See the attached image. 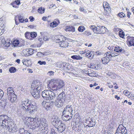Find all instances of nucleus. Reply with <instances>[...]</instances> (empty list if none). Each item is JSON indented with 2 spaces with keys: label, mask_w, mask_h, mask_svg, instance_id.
<instances>
[{
  "label": "nucleus",
  "mask_w": 134,
  "mask_h": 134,
  "mask_svg": "<svg viewBox=\"0 0 134 134\" xmlns=\"http://www.w3.org/2000/svg\"><path fill=\"white\" fill-rule=\"evenodd\" d=\"M20 108L17 111L19 115H24L28 111L31 114H34L36 111L37 109L36 106L34 104V103L30 102L28 99L22 101Z\"/></svg>",
  "instance_id": "1"
},
{
  "label": "nucleus",
  "mask_w": 134,
  "mask_h": 134,
  "mask_svg": "<svg viewBox=\"0 0 134 134\" xmlns=\"http://www.w3.org/2000/svg\"><path fill=\"white\" fill-rule=\"evenodd\" d=\"M31 88L32 95L36 99L39 98L40 95V92L42 89V83L34 81L31 84Z\"/></svg>",
  "instance_id": "2"
},
{
  "label": "nucleus",
  "mask_w": 134,
  "mask_h": 134,
  "mask_svg": "<svg viewBox=\"0 0 134 134\" xmlns=\"http://www.w3.org/2000/svg\"><path fill=\"white\" fill-rule=\"evenodd\" d=\"M51 121L52 124L55 126L58 131L62 133L65 129V125L58 118L57 116H53L51 119Z\"/></svg>",
  "instance_id": "3"
},
{
  "label": "nucleus",
  "mask_w": 134,
  "mask_h": 134,
  "mask_svg": "<svg viewBox=\"0 0 134 134\" xmlns=\"http://www.w3.org/2000/svg\"><path fill=\"white\" fill-rule=\"evenodd\" d=\"M117 56V53L115 52H107L104 54V57L102 58V62L104 64H107L109 62L110 59L113 60H116Z\"/></svg>",
  "instance_id": "4"
},
{
  "label": "nucleus",
  "mask_w": 134,
  "mask_h": 134,
  "mask_svg": "<svg viewBox=\"0 0 134 134\" xmlns=\"http://www.w3.org/2000/svg\"><path fill=\"white\" fill-rule=\"evenodd\" d=\"M42 95L44 99L47 100H52V102L55 103V95L52 91L50 90H44L42 91Z\"/></svg>",
  "instance_id": "5"
},
{
  "label": "nucleus",
  "mask_w": 134,
  "mask_h": 134,
  "mask_svg": "<svg viewBox=\"0 0 134 134\" xmlns=\"http://www.w3.org/2000/svg\"><path fill=\"white\" fill-rule=\"evenodd\" d=\"M64 85V83L62 80H55L53 84L51 85L50 88H51L53 91L55 90L57 92L61 91V88Z\"/></svg>",
  "instance_id": "6"
},
{
  "label": "nucleus",
  "mask_w": 134,
  "mask_h": 134,
  "mask_svg": "<svg viewBox=\"0 0 134 134\" xmlns=\"http://www.w3.org/2000/svg\"><path fill=\"white\" fill-rule=\"evenodd\" d=\"M9 117L6 115H0V126L5 128L10 121Z\"/></svg>",
  "instance_id": "7"
},
{
  "label": "nucleus",
  "mask_w": 134,
  "mask_h": 134,
  "mask_svg": "<svg viewBox=\"0 0 134 134\" xmlns=\"http://www.w3.org/2000/svg\"><path fill=\"white\" fill-rule=\"evenodd\" d=\"M10 43L9 41H6L3 36L0 37V45L4 49H7L10 46Z\"/></svg>",
  "instance_id": "8"
},
{
  "label": "nucleus",
  "mask_w": 134,
  "mask_h": 134,
  "mask_svg": "<svg viewBox=\"0 0 134 134\" xmlns=\"http://www.w3.org/2000/svg\"><path fill=\"white\" fill-rule=\"evenodd\" d=\"M6 128L8 129L9 131L11 132L12 133H15L17 132L18 130V128L15 126L14 123L12 121H9Z\"/></svg>",
  "instance_id": "9"
},
{
  "label": "nucleus",
  "mask_w": 134,
  "mask_h": 134,
  "mask_svg": "<svg viewBox=\"0 0 134 134\" xmlns=\"http://www.w3.org/2000/svg\"><path fill=\"white\" fill-rule=\"evenodd\" d=\"M103 6L105 11L104 12V14L107 16L110 15L111 9L108 3L107 2H104L103 3Z\"/></svg>",
  "instance_id": "10"
},
{
  "label": "nucleus",
  "mask_w": 134,
  "mask_h": 134,
  "mask_svg": "<svg viewBox=\"0 0 134 134\" xmlns=\"http://www.w3.org/2000/svg\"><path fill=\"white\" fill-rule=\"evenodd\" d=\"M106 29H107L104 26H97L96 27V30L94 31L96 33L103 34L105 32Z\"/></svg>",
  "instance_id": "11"
},
{
  "label": "nucleus",
  "mask_w": 134,
  "mask_h": 134,
  "mask_svg": "<svg viewBox=\"0 0 134 134\" xmlns=\"http://www.w3.org/2000/svg\"><path fill=\"white\" fill-rule=\"evenodd\" d=\"M72 112V108L71 106L68 105H67L64 108V110L63 112V115H64V114H70V115H71Z\"/></svg>",
  "instance_id": "12"
},
{
  "label": "nucleus",
  "mask_w": 134,
  "mask_h": 134,
  "mask_svg": "<svg viewBox=\"0 0 134 134\" xmlns=\"http://www.w3.org/2000/svg\"><path fill=\"white\" fill-rule=\"evenodd\" d=\"M126 38L127 40V42L129 46H134V37L128 36Z\"/></svg>",
  "instance_id": "13"
},
{
  "label": "nucleus",
  "mask_w": 134,
  "mask_h": 134,
  "mask_svg": "<svg viewBox=\"0 0 134 134\" xmlns=\"http://www.w3.org/2000/svg\"><path fill=\"white\" fill-rule=\"evenodd\" d=\"M20 42L18 40H16L12 42V47H16L18 45L19 46V47H21L22 46H24L25 45L24 42Z\"/></svg>",
  "instance_id": "14"
},
{
  "label": "nucleus",
  "mask_w": 134,
  "mask_h": 134,
  "mask_svg": "<svg viewBox=\"0 0 134 134\" xmlns=\"http://www.w3.org/2000/svg\"><path fill=\"white\" fill-rule=\"evenodd\" d=\"M56 40L55 41L56 42L58 43L63 41H65L66 39L65 37L63 36L60 35H57V36H56Z\"/></svg>",
  "instance_id": "15"
},
{
  "label": "nucleus",
  "mask_w": 134,
  "mask_h": 134,
  "mask_svg": "<svg viewBox=\"0 0 134 134\" xmlns=\"http://www.w3.org/2000/svg\"><path fill=\"white\" fill-rule=\"evenodd\" d=\"M56 100V98L55 97V99H54V100H55V104L56 106L58 108H59L62 107L63 105L64 102L58 99H57Z\"/></svg>",
  "instance_id": "16"
},
{
  "label": "nucleus",
  "mask_w": 134,
  "mask_h": 134,
  "mask_svg": "<svg viewBox=\"0 0 134 134\" xmlns=\"http://www.w3.org/2000/svg\"><path fill=\"white\" fill-rule=\"evenodd\" d=\"M88 73L87 74L91 77H96L98 76L97 74L94 71L91 69H87Z\"/></svg>",
  "instance_id": "17"
},
{
  "label": "nucleus",
  "mask_w": 134,
  "mask_h": 134,
  "mask_svg": "<svg viewBox=\"0 0 134 134\" xmlns=\"http://www.w3.org/2000/svg\"><path fill=\"white\" fill-rule=\"evenodd\" d=\"M40 122L41 127H48L47 122L45 119L42 118L40 119Z\"/></svg>",
  "instance_id": "18"
},
{
  "label": "nucleus",
  "mask_w": 134,
  "mask_h": 134,
  "mask_svg": "<svg viewBox=\"0 0 134 134\" xmlns=\"http://www.w3.org/2000/svg\"><path fill=\"white\" fill-rule=\"evenodd\" d=\"M58 93L59 94L58 96V99L64 102L65 98V94L64 92H63V91L62 90L60 91V93L59 92H58Z\"/></svg>",
  "instance_id": "19"
},
{
  "label": "nucleus",
  "mask_w": 134,
  "mask_h": 134,
  "mask_svg": "<svg viewBox=\"0 0 134 134\" xmlns=\"http://www.w3.org/2000/svg\"><path fill=\"white\" fill-rule=\"evenodd\" d=\"M40 130V134H48V127H41Z\"/></svg>",
  "instance_id": "20"
},
{
  "label": "nucleus",
  "mask_w": 134,
  "mask_h": 134,
  "mask_svg": "<svg viewBox=\"0 0 134 134\" xmlns=\"http://www.w3.org/2000/svg\"><path fill=\"white\" fill-rule=\"evenodd\" d=\"M8 99L12 103L15 101L16 99V96L14 94H12L10 96H8Z\"/></svg>",
  "instance_id": "21"
},
{
  "label": "nucleus",
  "mask_w": 134,
  "mask_h": 134,
  "mask_svg": "<svg viewBox=\"0 0 134 134\" xmlns=\"http://www.w3.org/2000/svg\"><path fill=\"white\" fill-rule=\"evenodd\" d=\"M85 55V57L90 59H92L93 58L94 54V52L92 51H89Z\"/></svg>",
  "instance_id": "22"
},
{
  "label": "nucleus",
  "mask_w": 134,
  "mask_h": 134,
  "mask_svg": "<svg viewBox=\"0 0 134 134\" xmlns=\"http://www.w3.org/2000/svg\"><path fill=\"white\" fill-rule=\"evenodd\" d=\"M72 118V116L71 115L70 116L69 115L64 114V115L63 114L62 117L63 120L66 121L69 120L71 119Z\"/></svg>",
  "instance_id": "23"
},
{
  "label": "nucleus",
  "mask_w": 134,
  "mask_h": 134,
  "mask_svg": "<svg viewBox=\"0 0 134 134\" xmlns=\"http://www.w3.org/2000/svg\"><path fill=\"white\" fill-rule=\"evenodd\" d=\"M34 50L30 48L26 50L25 52L26 53L25 55L26 56H28L30 55H31L33 53Z\"/></svg>",
  "instance_id": "24"
},
{
  "label": "nucleus",
  "mask_w": 134,
  "mask_h": 134,
  "mask_svg": "<svg viewBox=\"0 0 134 134\" xmlns=\"http://www.w3.org/2000/svg\"><path fill=\"white\" fill-rule=\"evenodd\" d=\"M7 94L8 96H10V95H12V94H14L13 92L14 91L13 90V88L12 87H9L7 89Z\"/></svg>",
  "instance_id": "25"
},
{
  "label": "nucleus",
  "mask_w": 134,
  "mask_h": 134,
  "mask_svg": "<svg viewBox=\"0 0 134 134\" xmlns=\"http://www.w3.org/2000/svg\"><path fill=\"white\" fill-rule=\"evenodd\" d=\"M59 44L60 47H66L68 46V43L64 41L60 42Z\"/></svg>",
  "instance_id": "26"
},
{
  "label": "nucleus",
  "mask_w": 134,
  "mask_h": 134,
  "mask_svg": "<svg viewBox=\"0 0 134 134\" xmlns=\"http://www.w3.org/2000/svg\"><path fill=\"white\" fill-rule=\"evenodd\" d=\"M66 31H71L74 32L75 31V28L72 26H66L65 29Z\"/></svg>",
  "instance_id": "27"
},
{
  "label": "nucleus",
  "mask_w": 134,
  "mask_h": 134,
  "mask_svg": "<svg viewBox=\"0 0 134 134\" xmlns=\"http://www.w3.org/2000/svg\"><path fill=\"white\" fill-rule=\"evenodd\" d=\"M40 119H38L37 120V122L34 123L33 125L35 126V128H36L38 127L40 128L41 127L40 122Z\"/></svg>",
  "instance_id": "28"
},
{
  "label": "nucleus",
  "mask_w": 134,
  "mask_h": 134,
  "mask_svg": "<svg viewBox=\"0 0 134 134\" xmlns=\"http://www.w3.org/2000/svg\"><path fill=\"white\" fill-rule=\"evenodd\" d=\"M118 31H119V36L122 38H123L125 36L124 32L121 29L118 28Z\"/></svg>",
  "instance_id": "29"
},
{
  "label": "nucleus",
  "mask_w": 134,
  "mask_h": 134,
  "mask_svg": "<svg viewBox=\"0 0 134 134\" xmlns=\"http://www.w3.org/2000/svg\"><path fill=\"white\" fill-rule=\"evenodd\" d=\"M123 126L122 125H120L118 127V134H122L123 132Z\"/></svg>",
  "instance_id": "30"
},
{
  "label": "nucleus",
  "mask_w": 134,
  "mask_h": 134,
  "mask_svg": "<svg viewBox=\"0 0 134 134\" xmlns=\"http://www.w3.org/2000/svg\"><path fill=\"white\" fill-rule=\"evenodd\" d=\"M64 67L66 68L67 69L69 70L70 69L71 66L70 64L68 63H63Z\"/></svg>",
  "instance_id": "31"
},
{
  "label": "nucleus",
  "mask_w": 134,
  "mask_h": 134,
  "mask_svg": "<svg viewBox=\"0 0 134 134\" xmlns=\"http://www.w3.org/2000/svg\"><path fill=\"white\" fill-rule=\"evenodd\" d=\"M71 58L77 60H81L82 58V57H81L80 56L77 55L72 56Z\"/></svg>",
  "instance_id": "32"
},
{
  "label": "nucleus",
  "mask_w": 134,
  "mask_h": 134,
  "mask_svg": "<svg viewBox=\"0 0 134 134\" xmlns=\"http://www.w3.org/2000/svg\"><path fill=\"white\" fill-rule=\"evenodd\" d=\"M17 16L19 22L23 23L24 21V18L23 16L20 15H17Z\"/></svg>",
  "instance_id": "33"
},
{
  "label": "nucleus",
  "mask_w": 134,
  "mask_h": 134,
  "mask_svg": "<svg viewBox=\"0 0 134 134\" xmlns=\"http://www.w3.org/2000/svg\"><path fill=\"white\" fill-rule=\"evenodd\" d=\"M95 122L92 121V120H91L90 121V123H88V125H86L84 124V125H86V126H88L89 127H93L95 125Z\"/></svg>",
  "instance_id": "34"
},
{
  "label": "nucleus",
  "mask_w": 134,
  "mask_h": 134,
  "mask_svg": "<svg viewBox=\"0 0 134 134\" xmlns=\"http://www.w3.org/2000/svg\"><path fill=\"white\" fill-rule=\"evenodd\" d=\"M25 37L27 39L30 40L31 39V33L28 32H26L25 34Z\"/></svg>",
  "instance_id": "35"
},
{
  "label": "nucleus",
  "mask_w": 134,
  "mask_h": 134,
  "mask_svg": "<svg viewBox=\"0 0 134 134\" xmlns=\"http://www.w3.org/2000/svg\"><path fill=\"white\" fill-rule=\"evenodd\" d=\"M16 69L14 67H11L9 68V71L11 73H14L16 72Z\"/></svg>",
  "instance_id": "36"
},
{
  "label": "nucleus",
  "mask_w": 134,
  "mask_h": 134,
  "mask_svg": "<svg viewBox=\"0 0 134 134\" xmlns=\"http://www.w3.org/2000/svg\"><path fill=\"white\" fill-rule=\"evenodd\" d=\"M45 9L44 8L41 7L40 8L38 9V12L40 14H42L44 12Z\"/></svg>",
  "instance_id": "37"
},
{
  "label": "nucleus",
  "mask_w": 134,
  "mask_h": 134,
  "mask_svg": "<svg viewBox=\"0 0 134 134\" xmlns=\"http://www.w3.org/2000/svg\"><path fill=\"white\" fill-rule=\"evenodd\" d=\"M58 25V24L56 21H54L52 23H51L50 24V26L51 27H54L57 26Z\"/></svg>",
  "instance_id": "38"
},
{
  "label": "nucleus",
  "mask_w": 134,
  "mask_h": 134,
  "mask_svg": "<svg viewBox=\"0 0 134 134\" xmlns=\"http://www.w3.org/2000/svg\"><path fill=\"white\" fill-rule=\"evenodd\" d=\"M85 30V27L82 26H80L78 28V31L80 32H82Z\"/></svg>",
  "instance_id": "39"
},
{
  "label": "nucleus",
  "mask_w": 134,
  "mask_h": 134,
  "mask_svg": "<svg viewBox=\"0 0 134 134\" xmlns=\"http://www.w3.org/2000/svg\"><path fill=\"white\" fill-rule=\"evenodd\" d=\"M44 107L45 109L47 110H49L51 108L50 104L48 102L47 104H46V106H45Z\"/></svg>",
  "instance_id": "40"
},
{
  "label": "nucleus",
  "mask_w": 134,
  "mask_h": 134,
  "mask_svg": "<svg viewBox=\"0 0 134 134\" xmlns=\"http://www.w3.org/2000/svg\"><path fill=\"white\" fill-rule=\"evenodd\" d=\"M31 33V39H32V38H34L36 37L37 36V34L35 32H32Z\"/></svg>",
  "instance_id": "41"
},
{
  "label": "nucleus",
  "mask_w": 134,
  "mask_h": 134,
  "mask_svg": "<svg viewBox=\"0 0 134 134\" xmlns=\"http://www.w3.org/2000/svg\"><path fill=\"white\" fill-rule=\"evenodd\" d=\"M37 55L39 57H43V56L44 55V53H42L41 52H38L37 54Z\"/></svg>",
  "instance_id": "42"
},
{
  "label": "nucleus",
  "mask_w": 134,
  "mask_h": 134,
  "mask_svg": "<svg viewBox=\"0 0 134 134\" xmlns=\"http://www.w3.org/2000/svg\"><path fill=\"white\" fill-rule=\"evenodd\" d=\"M125 16V14L122 12H121L118 14V16H119L120 18H123Z\"/></svg>",
  "instance_id": "43"
},
{
  "label": "nucleus",
  "mask_w": 134,
  "mask_h": 134,
  "mask_svg": "<svg viewBox=\"0 0 134 134\" xmlns=\"http://www.w3.org/2000/svg\"><path fill=\"white\" fill-rule=\"evenodd\" d=\"M25 132V130L23 128H20L19 130V134H23Z\"/></svg>",
  "instance_id": "44"
},
{
  "label": "nucleus",
  "mask_w": 134,
  "mask_h": 134,
  "mask_svg": "<svg viewBox=\"0 0 134 134\" xmlns=\"http://www.w3.org/2000/svg\"><path fill=\"white\" fill-rule=\"evenodd\" d=\"M124 49H122V48H121L120 47L118 46V53L121 52L123 53L124 52Z\"/></svg>",
  "instance_id": "45"
},
{
  "label": "nucleus",
  "mask_w": 134,
  "mask_h": 134,
  "mask_svg": "<svg viewBox=\"0 0 134 134\" xmlns=\"http://www.w3.org/2000/svg\"><path fill=\"white\" fill-rule=\"evenodd\" d=\"M38 63L40 65H45L46 64V62L45 61L39 60L38 61Z\"/></svg>",
  "instance_id": "46"
},
{
  "label": "nucleus",
  "mask_w": 134,
  "mask_h": 134,
  "mask_svg": "<svg viewBox=\"0 0 134 134\" xmlns=\"http://www.w3.org/2000/svg\"><path fill=\"white\" fill-rule=\"evenodd\" d=\"M89 27L90 29H91L95 33H96L94 30H96V27L94 25H91V26H90Z\"/></svg>",
  "instance_id": "47"
},
{
  "label": "nucleus",
  "mask_w": 134,
  "mask_h": 134,
  "mask_svg": "<svg viewBox=\"0 0 134 134\" xmlns=\"http://www.w3.org/2000/svg\"><path fill=\"white\" fill-rule=\"evenodd\" d=\"M54 72L52 71H49L47 73V74L49 76H51L52 75H54Z\"/></svg>",
  "instance_id": "48"
},
{
  "label": "nucleus",
  "mask_w": 134,
  "mask_h": 134,
  "mask_svg": "<svg viewBox=\"0 0 134 134\" xmlns=\"http://www.w3.org/2000/svg\"><path fill=\"white\" fill-rule=\"evenodd\" d=\"M82 126L83 125L81 124L79 125L77 128L78 129L79 131H80L82 129Z\"/></svg>",
  "instance_id": "49"
},
{
  "label": "nucleus",
  "mask_w": 134,
  "mask_h": 134,
  "mask_svg": "<svg viewBox=\"0 0 134 134\" xmlns=\"http://www.w3.org/2000/svg\"><path fill=\"white\" fill-rule=\"evenodd\" d=\"M4 92L2 90L0 89V99L3 96Z\"/></svg>",
  "instance_id": "50"
},
{
  "label": "nucleus",
  "mask_w": 134,
  "mask_h": 134,
  "mask_svg": "<svg viewBox=\"0 0 134 134\" xmlns=\"http://www.w3.org/2000/svg\"><path fill=\"white\" fill-rule=\"evenodd\" d=\"M89 51L87 49H85L84 51H81L80 52V53L81 54H84L85 53Z\"/></svg>",
  "instance_id": "51"
},
{
  "label": "nucleus",
  "mask_w": 134,
  "mask_h": 134,
  "mask_svg": "<svg viewBox=\"0 0 134 134\" xmlns=\"http://www.w3.org/2000/svg\"><path fill=\"white\" fill-rule=\"evenodd\" d=\"M79 10L80 11L84 13H86L87 12L83 8H82L81 7H80V8Z\"/></svg>",
  "instance_id": "52"
},
{
  "label": "nucleus",
  "mask_w": 134,
  "mask_h": 134,
  "mask_svg": "<svg viewBox=\"0 0 134 134\" xmlns=\"http://www.w3.org/2000/svg\"><path fill=\"white\" fill-rule=\"evenodd\" d=\"M11 4L12 6L13 7H15V8H18L17 6L16 5V3H14V2H12L11 3Z\"/></svg>",
  "instance_id": "53"
},
{
  "label": "nucleus",
  "mask_w": 134,
  "mask_h": 134,
  "mask_svg": "<svg viewBox=\"0 0 134 134\" xmlns=\"http://www.w3.org/2000/svg\"><path fill=\"white\" fill-rule=\"evenodd\" d=\"M51 134H57L55 132V131L54 129H51Z\"/></svg>",
  "instance_id": "54"
},
{
  "label": "nucleus",
  "mask_w": 134,
  "mask_h": 134,
  "mask_svg": "<svg viewBox=\"0 0 134 134\" xmlns=\"http://www.w3.org/2000/svg\"><path fill=\"white\" fill-rule=\"evenodd\" d=\"M1 104L2 106H5L6 105V102L5 101H3L1 102Z\"/></svg>",
  "instance_id": "55"
},
{
  "label": "nucleus",
  "mask_w": 134,
  "mask_h": 134,
  "mask_svg": "<svg viewBox=\"0 0 134 134\" xmlns=\"http://www.w3.org/2000/svg\"><path fill=\"white\" fill-rule=\"evenodd\" d=\"M14 2L16 3V4L17 5H19L20 3V1L19 0L15 1Z\"/></svg>",
  "instance_id": "56"
},
{
  "label": "nucleus",
  "mask_w": 134,
  "mask_h": 134,
  "mask_svg": "<svg viewBox=\"0 0 134 134\" xmlns=\"http://www.w3.org/2000/svg\"><path fill=\"white\" fill-rule=\"evenodd\" d=\"M29 19H30V21L31 22L33 21L34 20V18L32 16H30L29 18Z\"/></svg>",
  "instance_id": "57"
},
{
  "label": "nucleus",
  "mask_w": 134,
  "mask_h": 134,
  "mask_svg": "<svg viewBox=\"0 0 134 134\" xmlns=\"http://www.w3.org/2000/svg\"><path fill=\"white\" fill-rule=\"evenodd\" d=\"M90 68H91L93 69H96L97 70V69L96 68V66H95L94 65H91L90 66Z\"/></svg>",
  "instance_id": "58"
},
{
  "label": "nucleus",
  "mask_w": 134,
  "mask_h": 134,
  "mask_svg": "<svg viewBox=\"0 0 134 134\" xmlns=\"http://www.w3.org/2000/svg\"><path fill=\"white\" fill-rule=\"evenodd\" d=\"M113 47L112 46H109V47H108V49H109V50L111 51V50H113Z\"/></svg>",
  "instance_id": "59"
},
{
  "label": "nucleus",
  "mask_w": 134,
  "mask_h": 134,
  "mask_svg": "<svg viewBox=\"0 0 134 134\" xmlns=\"http://www.w3.org/2000/svg\"><path fill=\"white\" fill-rule=\"evenodd\" d=\"M102 54V53L98 51L96 52L95 54L97 55H100Z\"/></svg>",
  "instance_id": "60"
},
{
  "label": "nucleus",
  "mask_w": 134,
  "mask_h": 134,
  "mask_svg": "<svg viewBox=\"0 0 134 134\" xmlns=\"http://www.w3.org/2000/svg\"><path fill=\"white\" fill-rule=\"evenodd\" d=\"M17 19V16L15 17V24L16 25H18V24H19V23L17 21H16V20Z\"/></svg>",
  "instance_id": "61"
},
{
  "label": "nucleus",
  "mask_w": 134,
  "mask_h": 134,
  "mask_svg": "<svg viewBox=\"0 0 134 134\" xmlns=\"http://www.w3.org/2000/svg\"><path fill=\"white\" fill-rule=\"evenodd\" d=\"M26 121L27 122H28L27 123V124L28 123H29L31 121V118H28L27 120H26Z\"/></svg>",
  "instance_id": "62"
},
{
  "label": "nucleus",
  "mask_w": 134,
  "mask_h": 134,
  "mask_svg": "<svg viewBox=\"0 0 134 134\" xmlns=\"http://www.w3.org/2000/svg\"><path fill=\"white\" fill-rule=\"evenodd\" d=\"M47 103L48 102H46L45 101H43L42 103V106L44 107L45 106H46V104H47Z\"/></svg>",
  "instance_id": "63"
},
{
  "label": "nucleus",
  "mask_w": 134,
  "mask_h": 134,
  "mask_svg": "<svg viewBox=\"0 0 134 134\" xmlns=\"http://www.w3.org/2000/svg\"><path fill=\"white\" fill-rule=\"evenodd\" d=\"M36 27V26L34 25H31L29 26L28 27H30L31 28V29H33L34 28H35V27Z\"/></svg>",
  "instance_id": "64"
}]
</instances>
